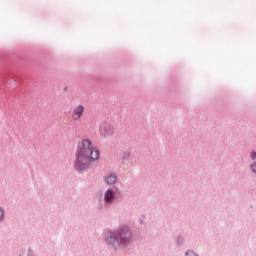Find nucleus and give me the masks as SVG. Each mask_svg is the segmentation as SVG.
<instances>
[{
  "instance_id": "obj_5",
  "label": "nucleus",
  "mask_w": 256,
  "mask_h": 256,
  "mask_svg": "<svg viewBox=\"0 0 256 256\" xmlns=\"http://www.w3.org/2000/svg\"><path fill=\"white\" fill-rule=\"evenodd\" d=\"M84 110L85 107L83 105H78L75 107L72 113V120L78 121L82 117Z\"/></svg>"
},
{
  "instance_id": "obj_7",
  "label": "nucleus",
  "mask_w": 256,
  "mask_h": 256,
  "mask_svg": "<svg viewBox=\"0 0 256 256\" xmlns=\"http://www.w3.org/2000/svg\"><path fill=\"white\" fill-rule=\"evenodd\" d=\"M6 84L11 86V89L15 90L18 88V81L11 77L8 80H6Z\"/></svg>"
},
{
  "instance_id": "obj_15",
  "label": "nucleus",
  "mask_w": 256,
  "mask_h": 256,
  "mask_svg": "<svg viewBox=\"0 0 256 256\" xmlns=\"http://www.w3.org/2000/svg\"><path fill=\"white\" fill-rule=\"evenodd\" d=\"M250 158H251L252 161L256 160V151L251 152Z\"/></svg>"
},
{
  "instance_id": "obj_13",
  "label": "nucleus",
  "mask_w": 256,
  "mask_h": 256,
  "mask_svg": "<svg viewBox=\"0 0 256 256\" xmlns=\"http://www.w3.org/2000/svg\"><path fill=\"white\" fill-rule=\"evenodd\" d=\"M8 76L5 73L0 74V81L5 82L7 80Z\"/></svg>"
},
{
  "instance_id": "obj_3",
  "label": "nucleus",
  "mask_w": 256,
  "mask_h": 256,
  "mask_svg": "<svg viewBox=\"0 0 256 256\" xmlns=\"http://www.w3.org/2000/svg\"><path fill=\"white\" fill-rule=\"evenodd\" d=\"M100 134H102L104 138L112 137L114 135L113 128L108 123H102V125H100Z\"/></svg>"
},
{
  "instance_id": "obj_4",
  "label": "nucleus",
  "mask_w": 256,
  "mask_h": 256,
  "mask_svg": "<svg viewBox=\"0 0 256 256\" xmlns=\"http://www.w3.org/2000/svg\"><path fill=\"white\" fill-rule=\"evenodd\" d=\"M116 199V193L112 188H108L106 192H104V203L112 204Z\"/></svg>"
},
{
  "instance_id": "obj_17",
  "label": "nucleus",
  "mask_w": 256,
  "mask_h": 256,
  "mask_svg": "<svg viewBox=\"0 0 256 256\" xmlns=\"http://www.w3.org/2000/svg\"><path fill=\"white\" fill-rule=\"evenodd\" d=\"M18 256H22V255H18Z\"/></svg>"
},
{
  "instance_id": "obj_16",
  "label": "nucleus",
  "mask_w": 256,
  "mask_h": 256,
  "mask_svg": "<svg viewBox=\"0 0 256 256\" xmlns=\"http://www.w3.org/2000/svg\"><path fill=\"white\" fill-rule=\"evenodd\" d=\"M139 223L141 224V225H143L145 222H144V220L143 219H139Z\"/></svg>"
},
{
  "instance_id": "obj_14",
  "label": "nucleus",
  "mask_w": 256,
  "mask_h": 256,
  "mask_svg": "<svg viewBox=\"0 0 256 256\" xmlns=\"http://www.w3.org/2000/svg\"><path fill=\"white\" fill-rule=\"evenodd\" d=\"M26 256H36V254H35V252H34L33 249L29 248V249L27 250V255H26Z\"/></svg>"
},
{
  "instance_id": "obj_9",
  "label": "nucleus",
  "mask_w": 256,
  "mask_h": 256,
  "mask_svg": "<svg viewBox=\"0 0 256 256\" xmlns=\"http://www.w3.org/2000/svg\"><path fill=\"white\" fill-rule=\"evenodd\" d=\"M184 256H199V254L197 252H195L194 250L192 249H188L186 252H185V255Z\"/></svg>"
},
{
  "instance_id": "obj_8",
  "label": "nucleus",
  "mask_w": 256,
  "mask_h": 256,
  "mask_svg": "<svg viewBox=\"0 0 256 256\" xmlns=\"http://www.w3.org/2000/svg\"><path fill=\"white\" fill-rule=\"evenodd\" d=\"M184 242H185L184 236L182 234H178L177 237H176V245H177V247L183 246Z\"/></svg>"
},
{
  "instance_id": "obj_6",
  "label": "nucleus",
  "mask_w": 256,
  "mask_h": 256,
  "mask_svg": "<svg viewBox=\"0 0 256 256\" xmlns=\"http://www.w3.org/2000/svg\"><path fill=\"white\" fill-rule=\"evenodd\" d=\"M104 181H106L108 185H114V183L117 181V176L115 174H109L104 176Z\"/></svg>"
},
{
  "instance_id": "obj_11",
  "label": "nucleus",
  "mask_w": 256,
  "mask_h": 256,
  "mask_svg": "<svg viewBox=\"0 0 256 256\" xmlns=\"http://www.w3.org/2000/svg\"><path fill=\"white\" fill-rule=\"evenodd\" d=\"M5 219V210L3 207H0V222H3Z\"/></svg>"
},
{
  "instance_id": "obj_2",
  "label": "nucleus",
  "mask_w": 256,
  "mask_h": 256,
  "mask_svg": "<svg viewBox=\"0 0 256 256\" xmlns=\"http://www.w3.org/2000/svg\"><path fill=\"white\" fill-rule=\"evenodd\" d=\"M135 235L133 231L128 226H123L117 230H104L102 233V239H104V244L106 248L110 251L117 252L121 246L126 247L134 242Z\"/></svg>"
},
{
  "instance_id": "obj_10",
  "label": "nucleus",
  "mask_w": 256,
  "mask_h": 256,
  "mask_svg": "<svg viewBox=\"0 0 256 256\" xmlns=\"http://www.w3.org/2000/svg\"><path fill=\"white\" fill-rule=\"evenodd\" d=\"M122 159L124 161H130L131 160V152H124Z\"/></svg>"
},
{
  "instance_id": "obj_1",
  "label": "nucleus",
  "mask_w": 256,
  "mask_h": 256,
  "mask_svg": "<svg viewBox=\"0 0 256 256\" xmlns=\"http://www.w3.org/2000/svg\"><path fill=\"white\" fill-rule=\"evenodd\" d=\"M100 157L99 149H94L92 141L86 139L82 144H78L76 150V158L74 160V170L82 175L91 169V162L98 160Z\"/></svg>"
},
{
  "instance_id": "obj_12",
  "label": "nucleus",
  "mask_w": 256,
  "mask_h": 256,
  "mask_svg": "<svg viewBox=\"0 0 256 256\" xmlns=\"http://www.w3.org/2000/svg\"><path fill=\"white\" fill-rule=\"evenodd\" d=\"M250 170L253 174L256 175V161H254L251 165H250Z\"/></svg>"
}]
</instances>
